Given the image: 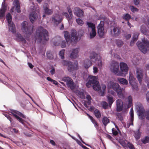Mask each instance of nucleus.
<instances>
[{"mask_svg": "<svg viewBox=\"0 0 149 149\" xmlns=\"http://www.w3.org/2000/svg\"><path fill=\"white\" fill-rule=\"evenodd\" d=\"M86 86L89 88L92 86L93 89L95 91H100V95L103 96L105 93L106 86L105 85L102 84L100 86L97 77L89 76L87 78V82L86 84Z\"/></svg>", "mask_w": 149, "mask_h": 149, "instance_id": "nucleus-1", "label": "nucleus"}, {"mask_svg": "<svg viewBox=\"0 0 149 149\" xmlns=\"http://www.w3.org/2000/svg\"><path fill=\"white\" fill-rule=\"evenodd\" d=\"M90 61L88 59H86L84 62L83 65L86 69L92 65V62H96L99 68H101L102 66V62L100 56L93 52L91 54L90 56Z\"/></svg>", "mask_w": 149, "mask_h": 149, "instance_id": "nucleus-2", "label": "nucleus"}, {"mask_svg": "<svg viewBox=\"0 0 149 149\" xmlns=\"http://www.w3.org/2000/svg\"><path fill=\"white\" fill-rule=\"evenodd\" d=\"M35 39L38 43L41 42L42 41L48 40L49 38L48 31L42 27H39L35 35Z\"/></svg>", "mask_w": 149, "mask_h": 149, "instance_id": "nucleus-3", "label": "nucleus"}, {"mask_svg": "<svg viewBox=\"0 0 149 149\" xmlns=\"http://www.w3.org/2000/svg\"><path fill=\"white\" fill-rule=\"evenodd\" d=\"M136 108L139 117L140 119H143L146 117V119L149 120V109L146 112L142 104L140 103L136 105Z\"/></svg>", "mask_w": 149, "mask_h": 149, "instance_id": "nucleus-4", "label": "nucleus"}, {"mask_svg": "<svg viewBox=\"0 0 149 149\" xmlns=\"http://www.w3.org/2000/svg\"><path fill=\"white\" fill-rule=\"evenodd\" d=\"M33 27L32 24L26 21H24L21 24L22 30L26 37L30 36L32 33Z\"/></svg>", "mask_w": 149, "mask_h": 149, "instance_id": "nucleus-5", "label": "nucleus"}, {"mask_svg": "<svg viewBox=\"0 0 149 149\" xmlns=\"http://www.w3.org/2000/svg\"><path fill=\"white\" fill-rule=\"evenodd\" d=\"M64 37L68 44L71 42H76L78 41V37L77 36V32L75 30L71 31V35L70 36L69 33L67 31H64Z\"/></svg>", "mask_w": 149, "mask_h": 149, "instance_id": "nucleus-6", "label": "nucleus"}, {"mask_svg": "<svg viewBox=\"0 0 149 149\" xmlns=\"http://www.w3.org/2000/svg\"><path fill=\"white\" fill-rule=\"evenodd\" d=\"M10 113L12 114L16 119L25 127L29 128L28 126L31 127L30 124L28 122L25 121L19 116L22 117L24 118H26V116L22 113L16 110H12L11 111Z\"/></svg>", "mask_w": 149, "mask_h": 149, "instance_id": "nucleus-7", "label": "nucleus"}, {"mask_svg": "<svg viewBox=\"0 0 149 149\" xmlns=\"http://www.w3.org/2000/svg\"><path fill=\"white\" fill-rule=\"evenodd\" d=\"M136 45L139 50L143 53L147 52L148 48H149V41L147 39L143 38L142 42H138Z\"/></svg>", "mask_w": 149, "mask_h": 149, "instance_id": "nucleus-8", "label": "nucleus"}, {"mask_svg": "<svg viewBox=\"0 0 149 149\" xmlns=\"http://www.w3.org/2000/svg\"><path fill=\"white\" fill-rule=\"evenodd\" d=\"M111 72L117 76H123V74L120 71L119 64L116 61H113L111 62L110 66Z\"/></svg>", "mask_w": 149, "mask_h": 149, "instance_id": "nucleus-9", "label": "nucleus"}, {"mask_svg": "<svg viewBox=\"0 0 149 149\" xmlns=\"http://www.w3.org/2000/svg\"><path fill=\"white\" fill-rule=\"evenodd\" d=\"M86 25L88 33H89L90 38L94 37L96 34L95 24L89 22H86Z\"/></svg>", "mask_w": 149, "mask_h": 149, "instance_id": "nucleus-10", "label": "nucleus"}, {"mask_svg": "<svg viewBox=\"0 0 149 149\" xmlns=\"http://www.w3.org/2000/svg\"><path fill=\"white\" fill-rule=\"evenodd\" d=\"M6 18L8 23L9 30L12 33H15L16 32L15 26L12 22V16L10 13H8L6 15Z\"/></svg>", "mask_w": 149, "mask_h": 149, "instance_id": "nucleus-11", "label": "nucleus"}, {"mask_svg": "<svg viewBox=\"0 0 149 149\" xmlns=\"http://www.w3.org/2000/svg\"><path fill=\"white\" fill-rule=\"evenodd\" d=\"M62 80L66 83L68 87L71 90H73L75 88L76 85L70 77H65L63 78Z\"/></svg>", "mask_w": 149, "mask_h": 149, "instance_id": "nucleus-12", "label": "nucleus"}, {"mask_svg": "<svg viewBox=\"0 0 149 149\" xmlns=\"http://www.w3.org/2000/svg\"><path fill=\"white\" fill-rule=\"evenodd\" d=\"M63 19L61 15L56 14L53 15L52 16L50 19V22L51 23L53 24L54 25L57 26L62 22Z\"/></svg>", "mask_w": 149, "mask_h": 149, "instance_id": "nucleus-13", "label": "nucleus"}, {"mask_svg": "<svg viewBox=\"0 0 149 149\" xmlns=\"http://www.w3.org/2000/svg\"><path fill=\"white\" fill-rule=\"evenodd\" d=\"M129 81L133 89L137 90L138 88L136 79L134 77L133 75L130 72L129 73Z\"/></svg>", "mask_w": 149, "mask_h": 149, "instance_id": "nucleus-14", "label": "nucleus"}, {"mask_svg": "<svg viewBox=\"0 0 149 149\" xmlns=\"http://www.w3.org/2000/svg\"><path fill=\"white\" fill-rule=\"evenodd\" d=\"M104 22L103 21H101L100 24L97 26V33L100 37H103L105 33L104 29Z\"/></svg>", "mask_w": 149, "mask_h": 149, "instance_id": "nucleus-15", "label": "nucleus"}, {"mask_svg": "<svg viewBox=\"0 0 149 149\" xmlns=\"http://www.w3.org/2000/svg\"><path fill=\"white\" fill-rule=\"evenodd\" d=\"M108 89H111L116 92L121 88L119 85L117 83L113 81H109L108 84Z\"/></svg>", "mask_w": 149, "mask_h": 149, "instance_id": "nucleus-16", "label": "nucleus"}, {"mask_svg": "<svg viewBox=\"0 0 149 149\" xmlns=\"http://www.w3.org/2000/svg\"><path fill=\"white\" fill-rule=\"evenodd\" d=\"M78 63L77 61L75 62L74 63L71 62L68 66V69L70 72L73 73V72L78 69Z\"/></svg>", "mask_w": 149, "mask_h": 149, "instance_id": "nucleus-17", "label": "nucleus"}, {"mask_svg": "<svg viewBox=\"0 0 149 149\" xmlns=\"http://www.w3.org/2000/svg\"><path fill=\"white\" fill-rule=\"evenodd\" d=\"M55 39L57 40V41L54 42V44L55 46H58L61 44L62 48H64L66 47V42L65 41H62L61 38L59 36L56 37Z\"/></svg>", "mask_w": 149, "mask_h": 149, "instance_id": "nucleus-18", "label": "nucleus"}, {"mask_svg": "<svg viewBox=\"0 0 149 149\" xmlns=\"http://www.w3.org/2000/svg\"><path fill=\"white\" fill-rule=\"evenodd\" d=\"M13 4L14 6L10 10V12L11 13L14 12L15 7V8L17 12L18 13H20V6L19 1L18 0H13Z\"/></svg>", "mask_w": 149, "mask_h": 149, "instance_id": "nucleus-19", "label": "nucleus"}, {"mask_svg": "<svg viewBox=\"0 0 149 149\" xmlns=\"http://www.w3.org/2000/svg\"><path fill=\"white\" fill-rule=\"evenodd\" d=\"M79 51V48L72 49L71 52L70 54V57L72 59L76 58L78 56V53Z\"/></svg>", "mask_w": 149, "mask_h": 149, "instance_id": "nucleus-20", "label": "nucleus"}, {"mask_svg": "<svg viewBox=\"0 0 149 149\" xmlns=\"http://www.w3.org/2000/svg\"><path fill=\"white\" fill-rule=\"evenodd\" d=\"M120 66L121 71L127 74L129 69V68L127 65L124 62H121L120 64Z\"/></svg>", "mask_w": 149, "mask_h": 149, "instance_id": "nucleus-21", "label": "nucleus"}, {"mask_svg": "<svg viewBox=\"0 0 149 149\" xmlns=\"http://www.w3.org/2000/svg\"><path fill=\"white\" fill-rule=\"evenodd\" d=\"M15 37L14 39L16 41L22 42L23 43L25 44L26 43V40L22 36L21 34L19 33H16L14 35Z\"/></svg>", "mask_w": 149, "mask_h": 149, "instance_id": "nucleus-22", "label": "nucleus"}, {"mask_svg": "<svg viewBox=\"0 0 149 149\" xmlns=\"http://www.w3.org/2000/svg\"><path fill=\"white\" fill-rule=\"evenodd\" d=\"M6 0H3L2 3L1 8L0 10V18L2 19L5 16V14L6 9V6L5 5V1Z\"/></svg>", "mask_w": 149, "mask_h": 149, "instance_id": "nucleus-23", "label": "nucleus"}, {"mask_svg": "<svg viewBox=\"0 0 149 149\" xmlns=\"http://www.w3.org/2000/svg\"><path fill=\"white\" fill-rule=\"evenodd\" d=\"M117 108L116 110L117 111H121L123 108V102L120 99H118L116 100Z\"/></svg>", "mask_w": 149, "mask_h": 149, "instance_id": "nucleus-24", "label": "nucleus"}, {"mask_svg": "<svg viewBox=\"0 0 149 149\" xmlns=\"http://www.w3.org/2000/svg\"><path fill=\"white\" fill-rule=\"evenodd\" d=\"M117 95L120 98L122 99H124L125 97L126 93L125 90L122 88L120 89L116 92Z\"/></svg>", "mask_w": 149, "mask_h": 149, "instance_id": "nucleus-25", "label": "nucleus"}, {"mask_svg": "<svg viewBox=\"0 0 149 149\" xmlns=\"http://www.w3.org/2000/svg\"><path fill=\"white\" fill-rule=\"evenodd\" d=\"M136 77L140 84L141 83L143 78V71L140 69H137Z\"/></svg>", "mask_w": 149, "mask_h": 149, "instance_id": "nucleus-26", "label": "nucleus"}, {"mask_svg": "<svg viewBox=\"0 0 149 149\" xmlns=\"http://www.w3.org/2000/svg\"><path fill=\"white\" fill-rule=\"evenodd\" d=\"M49 5L47 3H45L43 5V8L45 13L47 15H51L53 13L52 10L48 8Z\"/></svg>", "mask_w": 149, "mask_h": 149, "instance_id": "nucleus-27", "label": "nucleus"}, {"mask_svg": "<svg viewBox=\"0 0 149 149\" xmlns=\"http://www.w3.org/2000/svg\"><path fill=\"white\" fill-rule=\"evenodd\" d=\"M111 33L115 37L119 36L120 33V29L117 27H114L112 30L111 31Z\"/></svg>", "mask_w": 149, "mask_h": 149, "instance_id": "nucleus-28", "label": "nucleus"}, {"mask_svg": "<svg viewBox=\"0 0 149 149\" xmlns=\"http://www.w3.org/2000/svg\"><path fill=\"white\" fill-rule=\"evenodd\" d=\"M74 14L78 17H81L83 15L82 10L80 9L78 7H76L74 8Z\"/></svg>", "mask_w": 149, "mask_h": 149, "instance_id": "nucleus-29", "label": "nucleus"}, {"mask_svg": "<svg viewBox=\"0 0 149 149\" xmlns=\"http://www.w3.org/2000/svg\"><path fill=\"white\" fill-rule=\"evenodd\" d=\"M30 20L32 23L35 21L37 18L38 16L36 12L33 11L29 15V16Z\"/></svg>", "mask_w": 149, "mask_h": 149, "instance_id": "nucleus-30", "label": "nucleus"}, {"mask_svg": "<svg viewBox=\"0 0 149 149\" xmlns=\"http://www.w3.org/2000/svg\"><path fill=\"white\" fill-rule=\"evenodd\" d=\"M117 80L121 84L124 85H127L128 84L127 80L125 78H118Z\"/></svg>", "mask_w": 149, "mask_h": 149, "instance_id": "nucleus-31", "label": "nucleus"}, {"mask_svg": "<svg viewBox=\"0 0 149 149\" xmlns=\"http://www.w3.org/2000/svg\"><path fill=\"white\" fill-rule=\"evenodd\" d=\"M138 35L139 34L138 33H136L134 34L132 39L130 42V45L131 46H132L134 43V42L136 41L138 38Z\"/></svg>", "mask_w": 149, "mask_h": 149, "instance_id": "nucleus-32", "label": "nucleus"}, {"mask_svg": "<svg viewBox=\"0 0 149 149\" xmlns=\"http://www.w3.org/2000/svg\"><path fill=\"white\" fill-rule=\"evenodd\" d=\"M62 15L65 17L66 19L68 20L69 23L72 22L71 20L72 19L73 17H71L70 16H69L68 13H62Z\"/></svg>", "mask_w": 149, "mask_h": 149, "instance_id": "nucleus-33", "label": "nucleus"}, {"mask_svg": "<svg viewBox=\"0 0 149 149\" xmlns=\"http://www.w3.org/2000/svg\"><path fill=\"white\" fill-rule=\"evenodd\" d=\"M141 32L146 35H149V31L146 29L145 26H142L141 28Z\"/></svg>", "mask_w": 149, "mask_h": 149, "instance_id": "nucleus-34", "label": "nucleus"}, {"mask_svg": "<svg viewBox=\"0 0 149 149\" xmlns=\"http://www.w3.org/2000/svg\"><path fill=\"white\" fill-rule=\"evenodd\" d=\"M107 98L109 105L111 107V105L114 101V100H113V97L110 95L107 96Z\"/></svg>", "mask_w": 149, "mask_h": 149, "instance_id": "nucleus-35", "label": "nucleus"}, {"mask_svg": "<svg viewBox=\"0 0 149 149\" xmlns=\"http://www.w3.org/2000/svg\"><path fill=\"white\" fill-rule=\"evenodd\" d=\"M130 114L131 117L130 120L131 123L130 124V125H133V122L134 120V112L133 109L132 108H131L130 110Z\"/></svg>", "mask_w": 149, "mask_h": 149, "instance_id": "nucleus-36", "label": "nucleus"}, {"mask_svg": "<svg viewBox=\"0 0 149 149\" xmlns=\"http://www.w3.org/2000/svg\"><path fill=\"white\" fill-rule=\"evenodd\" d=\"M141 134V133L140 132L139 130L135 132L134 136L136 140L140 138Z\"/></svg>", "mask_w": 149, "mask_h": 149, "instance_id": "nucleus-37", "label": "nucleus"}, {"mask_svg": "<svg viewBox=\"0 0 149 149\" xmlns=\"http://www.w3.org/2000/svg\"><path fill=\"white\" fill-rule=\"evenodd\" d=\"M100 104L103 108L107 109L108 108V103L105 101H103L100 102Z\"/></svg>", "mask_w": 149, "mask_h": 149, "instance_id": "nucleus-38", "label": "nucleus"}, {"mask_svg": "<svg viewBox=\"0 0 149 149\" xmlns=\"http://www.w3.org/2000/svg\"><path fill=\"white\" fill-rule=\"evenodd\" d=\"M102 122L105 126H106L108 123L109 122V120L107 117H104L103 118Z\"/></svg>", "mask_w": 149, "mask_h": 149, "instance_id": "nucleus-39", "label": "nucleus"}, {"mask_svg": "<svg viewBox=\"0 0 149 149\" xmlns=\"http://www.w3.org/2000/svg\"><path fill=\"white\" fill-rule=\"evenodd\" d=\"M94 114L95 116L98 118H100L101 117V113L98 109H96L94 111Z\"/></svg>", "mask_w": 149, "mask_h": 149, "instance_id": "nucleus-40", "label": "nucleus"}, {"mask_svg": "<svg viewBox=\"0 0 149 149\" xmlns=\"http://www.w3.org/2000/svg\"><path fill=\"white\" fill-rule=\"evenodd\" d=\"M141 141L144 144H146L149 141V137L146 136L141 139Z\"/></svg>", "mask_w": 149, "mask_h": 149, "instance_id": "nucleus-41", "label": "nucleus"}, {"mask_svg": "<svg viewBox=\"0 0 149 149\" xmlns=\"http://www.w3.org/2000/svg\"><path fill=\"white\" fill-rule=\"evenodd\" d=\"M47 58L49 59H52L53 58V57L52 54V52L50 51H48L47 52Z\"/></svg>", "mask_w": 149, "mask_h": 149, "instance_id": "nucleus-42", "label": "nucleus"}, {"mask_svg": "<svg viewBox=\"0 0 149 149\" xmlns=\"http://www.w3.org/2000/svg\"><path fill=\"white\" fill-rule=\"evenodd\" d=\"M131 17L130 15L128 14H126L123 17V18L127 21H129L131 19Z\"/></svg>", "mask_w": 149, "mask_h": 149, "instance_id": "nucleus-43", "label": "nucleus"}, {"mask_svg": "<svg viewBox=\"0 0 149 149\" xmlns=\"http://www.w3.org/2000/svg\"><path fill=\"white\" fill-rule=\"evenodd\" d=\"M88 116H89L90 119L91 120L92 122L93 123L94 125H96V124H97V122L95 120H94L93 117H92L91 116H90L88 114H87Z\"/></svg>", "mask_w": 149, "mask_h": 149, "instance_id": "nucleus-44", "label": "nucleus"}, {"mask_svg": "<svg viewBox=\"0 0 149 149\" xmlns=\"http://www.w3.org/2000/svg\"><path fill=\"white\" fill-rule=\"evenodd\" d=\"M47 79L48 81H49L52 82L53 84L55 85H57L58 84V83L56 81L52 79L49 77H47Z\"/></svg>", "mask_w": 149, "mask_h": 149, "instance_id": "nucleus-45", "label": "nucleus"}, {"mask_svg": "<svg viewBox=\"0 0 149 149\" xmlns=\"http://www.w3.org/2000/svg\"><path fill=\"white\" fill-rule=\"evenodd\" d=\"M71 62L68 61L63 60L62 62V63L63 65L68 66Z\"/></svg>", "mask_w": 149, "mask_h": 149, "instance_id": "nucleus-46", "label": "nucleus"}, {"mask_svg": "<svg viewBox=\"0 0 149 149\" xmlns=\"http://www.w3.org/2000/svg\"><path fill=\"white\" fill-rule=\"evenodd\" d=\"M4 115L10 121L11 124V125L12 126H13V122L12 120V119L10 117V115L7 114H4Z\"/></svg>", "mask_w": 149, "mask_h": 149, "instance_id": "nucleus-47", "label": "nucleus"}, {"mask_svg": "<svg viewBox=\"0 0 149 149\" xmlns=\"http://www.w3.org/2000/svg\"><path fill=\"white\" fill-rule=\"evenodd\" d=\"M76 21L77 23L81 26L84 23L83 21L79 18L76 19Z\"/></svg>", "mask_w": 149, "mask_h": 149, "instance_id": "nucleus-48", "label": "nucleus"}, {"mask_svg": "<svg viewBox=\"0 0 149 149\" xmlns=\"http://www.w3.org/2000/svg\"><path fill=\"white\" fill-rule=\"evenodd\" d=\"M78 95L82 99H84L85 98V96L84 93L82 92H79L78 93Z\"/></svg>", "mask_w": 149, "mask_h": 149, "instance_id": "nucleus-49", "label": "nucleus"}, {"mask_svg": "<svg viewBox=\"0 0 149 149\" xmlns=\"http://www.w3.org/2000/svg\"><path fill=\"white\" fill-rule=\"evenodd\" d=\"M114 51H115L113 50H111L110 51H109V54H111L112 56H113L114 57L120 59V56H119L118 57H117L116 56L115 54V53L114 52Z\"/></svg>", "mask_w": 149, "mask_h": 149, "instance_id": "nucleus-50", "label": "nucleus"}, {"mask_svg": "<svg viewBox=\"0 0 149 149\" xmlns=\"http://www.w3.org/2000/svg\"><path fill=\"white\" fill-rule=\"evenodd\" d=\"M130 8L131 10V11L133 13L137 12L138 11V10L137 8L134 7L133 6H130Z\"/></svg>", "mask_w": 149, "mask_h": 149, "instance_id": "nucleus-51", "label": "nucleus"}, {"mask_svg": "<svg viewBox=\"0 0 149 149\" xmlns=\"http://www.w3.org/2000/svg\"><path fill=\"white\" fill-rule=\"evenodd\" d=\"M116 44L118 46L120 47L123 45V43L122 41L118 40L116 41Z\"/></svg>", "mask_w": 149, "mask_h": 149, "instance_id": "nucleus-52", "label": "nucleus"}, {"mask_svg": "<svg viewBox=\"0 0 149 149\" xmlns=\"http://www.w3.org/2000/svg\"><path fill=\"white\" fill-rule=\"evenodd\" d=\"M65 51V50L64 49H63L62 50L60 51L59 52V54L62 59L64 58Z\"/></svg>", "mask_w": 149, "mask_h": 149, "instance_id": "nucleus-53", "label": "nucleus"}, {"mask_svg": "<svg viewBox=\"0 0 149 149\" xmlns=\"http://www.w3.org/2000/svg\"><path fill=\"white\" fill-rule=\"evenodd\" d=\"M119 142L120 144L124 147H125L127 145V143L128 142L127 141L123 142L121 140H119Z\"/></svg>", "mask_w": 149, "mask_h": 149, "instance_id": "nucleus-54", "label": "nucleus"}, {"mask_svg": "<svg viewBox=\"0 0 149 149\" xmlns=\"http://www.w3.org/2000/svg\"><path fill=\"white\" fill-rule=\"evenodd\" d=\"M108 93L112 95L115 96L116 95V93L115 92L112 90L111 89H108Z\"/></svg>", "mask_w": 149, "mask_h": 149, "instance_id": "nucleus-55", "label": "nucleus"}, {"mask_svg": "<svg viewBox=\"0 0 149 149\" xmlns=\"http://www.w3.org/2000/svg\"><path fill=\"white\" fill-rule=\"evenodd\" d=\"M50 69L51 70L50 71V72L51 73V75H53L55 73V69L54 68L53 66H52L51 67Z\"/></svg>", "mask_w": 149, "mask_h": 149, "instance_id": "nucleus-56", "label": "nucleus"}, {"mask_svg": "<svg viewBox=\"0 0 149 149\" xmlns=\"http://www.w3.org/2000/svg\"><path fill=\"white\" fill-rule=\"evenodd\" d=\"M127 146L130 149H135L133 144L130 142H127Z\"/></svg>", "mask_w": 149, "mask_h": 149, "instance_id": "nucleus-57", "label": "nucleus"}, {"mask_svg": "<svg viewBox=\"0 0 149 149\" xmlns=\"http://www.w3.org/2000/svg\"><path fill=\"white\" fill-rule=\"evenodd\" d=\"M128 105L129 106L131 105L132 102V99L131 96H129L128 98Z\"/></svg>", "mask_w": 149, "mask_h": 149, "instance_id": "nucleus-58", "label": "nucleus"}, {"mask_svg": "<svg viewBox=\"0 0 149 149\" xmlns=\"http://www.w3.org/2000/svg\"><path fill=\"white\" fill-rule=\"evenodd\" d=\"M93 72L94 74H96L98 72V70L97 68L95 66H94L93 68Z\"/></svg>", "mask_w": 149, "mask_h": 149, "instance_id": "nucleus-59", "label": "nucleus"}, {"mask_svg": "<svg viewBox=\"0 0 149 149\" xmlns=\"http://www.w3.org/2000/svg\"><path fill=\"white\" fill-rule=\"evenodd\" d=\"M67 9L69 14L70 16L71 17H73L71 9L69 7H68Z\"/></svg>", "mask_w": 149, "mask_h": 149, "instance_id": "nucleus-60", "label": "nucleus"}, {"mask_svg": "<svg viewBox=\"0 0 149 149\" xmlns=\"http://www.w3.org/2000/svg\"><path fill=\"white\" fill-rule=\"evenodd\" d=\"M78 136L79 137V139H80V140L81 141L84 143V144H85V145H86V146H89V147H91V146L89 145L88 144H86L84 141L81 138V137L79 135V134H78Z\"/></svg>", "mask_w": 149, "mask_h": 149, "instance_id": "nucleus-61", "label": "nucleus"}, {"mask_svg": "<svg viewBox=\"0 0 149 149\" xmlns=\"http://www.w3.org/2000/svg\"><path fill=\"white\" fill-rule=\"evenodd\" d=\"M86 99L88 100V103H91V96L89 95H87L86 97Z\"/></svg>", "mask_w": 149, "mask_h": 149, "instance_id": "nucleus-62", "label": "nucleus"}, {"mask_svg": "<svg viewBox=\"0 0 149 149\" xmlns=\"http://www.w3.org/2000/svg\"><path fill=\"white\" fill-rule=\"evenodd\" d=\"M145 81L146 82L148 87L149 88V79L147 77H146Z\"/></svg>", "mask_w": 149, "mask_h": 149, "instance_id": "nucleus-63", "label": "nucleus"}, {"mask_svg": "<svg viewBox=\"0 0 149 149\" xmlns=\"http://www.w3.org/2000/svg\"><path fill=\"white\" fill-rule=\"evenodd\" d=\"M146 99L147 101L149 103V91L146 94Z\"/></svg>", "mask_w": 149, "mask_h": 149, "instance_id": "nucleus-64", "label": "nucleus"}]
</instances>
